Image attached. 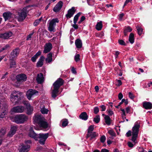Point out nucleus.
<instances>
[{
  "label": "nucleus",
  "instance_id": "cd10ccee",
  "mask_svg": "<svg viewBox=\"0 0 152 152\" xmlns=\"http://www.w3.org/2000/svg\"><path fill=\"white\" fill-rule=\"evenodd\" d=\"M75 45L76 47L78 48H80L82 45L81 40L79 39H76L75 42Z\"/></svg>",
  "mask_w": 152,
  "mask_h": 152
},
{
  "label": "nucleus",
  "instance_id": "0e129e2a",
  "mask_svg": "<svg viewBox=\"0 0 152 152\" xmlns=\"http://www.w3.org/2000/svg\"><path fill=\"white\" fill-rule=\"evenodd\" d=\"M41 53V52L40 51H39L35 55L38 58V56L40 55Z\"/></svg>",
  "mask_w": 152,
  "mask_h": 152
},
{
  "label": "nucleus",
  "instance_id": "423d86ee",
  "mask_svg": "<svg viewBox=\"0 0 152 152\" xmlns=\"http://www.w3.org/2000/svg\"><path fill=\"white\" fill-rule=\"evenodd\" d=\"M26 75L24 74H21L17 75L16 76V79L17 80L16 83L18 85H15V86L18 87L23 82L26 81L27 80Z\"/></svg>",
  "mask_w": 152,
  "mask_h": 152
},
{
  "label": "nucleus",
  "instance_id": "2f4dec72",
  "mask_svg": "<svg viewBox=\"0 0 152 152\" xmlns=\"http://www.w3.org/2000/svg\"><path fill=\"white\" fill-rule=\"evenodd\" d=\"M134 34L132 33H131L129 37V40L131 44H133L134 42Z\"/></svg>",
  "mask_w": 152,
  "mask_h": 152
},
{
  "label": "nucleus",
  "instance_id": "603ef678",
  "mask_svg": "<svg viewBox=\"0 0 152 152\" xmlns=\"http://www.w3.org/2000/svg\"><path fill=\"white\" fill-rule=\"evenodd\" d=\"M10 47V46L9 45H7L5 46L2 48L1 49L2 51L3 50H6Z\"/></svg>",
  "mask_w": 152,
  "mask_h": 152
},
{
  "label": "nucleus",
  "instance_id": "f704fd0d",
  "mask_svg": "<svg viewBox=\"0 0 152 152\" xmlns=\"http://www.w3.org/2000/svg\"><path fill=\"white\" fill-rule=\"evenodd\" d=\"M81 14V12H79L75 15L73 19V22L74 24L76 23L79 17Z\"/></svg>",
  "mask_w": 152,
  "mask_h": 152
},
{
  "label": "nucleus",
  "instance_id": "6ab92c4d",
  "mask_svg": "<svg viewBox=\"0 0 152 152\" xmlns=\"http://www.w3.org/2000/svg\"><path fill=\"white\" fill-rule=\"evenodd\" d=\"M142 106L145 109H151L152 108V104L150 102H143Z\"/></svg>",
  "mask_w": 152,
  "mask_h": 152
},
{
  "label": "nucleus",
  "instance_id": "3c124183",
  "mask_svg": "<svg viewBox=\"0 0 152 152\" xmlns=\"http://www.w3.org/2000/svg\"><path fill=\"white\" fill-rule=\"evenodd\" d=\"M34 33V32H33L32 33L30 34L29 35H28L26 37V40H30L31 39V36L33 35Z\"/></svg>",
  "mask_w": 152,
  "mask_h": 152
},
{
  "label": "nucleus",
  "instance_id": "13d9d810",
  "mask_svg": "<svg viewBox=\"0 0 152 152\" xmlns=\"http://www.w3.org/2000/svg\"><path fill=\"white\" fill-rule=\"evenodd\" d=\"M102 109L101 110V111H104L106 109V107L104 105H102L99 106Z\"/></svg>",
  "mask_w": 152,
  "mask_h": 152
},
{
  "label": "nucleus",
  "instance_id": "c03bdc74",
  "mask_svg": "<svg viewBox=\"0 0 152 152\" xmlns=\"http://www.w3.org/2000/svg\"><path fill=\"white\" fill-rule=\"evenodd\" d=\"M80 55L79 54H77L76 55L75 57V60L76 62L80 61Z\"/></svg>",
  "mask_w": 152,
  "mask_h": 152
},
{
  "label": "nucleus",
  "instance_id": "bf43d9fd",
  "mask_svg": "<svg viewBox=\"0 0 152 152\" xmlns=\"http://www.w3.org/2000/svg\"><path fill=\"white\" fill-rule=\"evenodd\" d=\"M107 112L109 115L110 116H111L113 114V112L111 110H107Z\"/></svg>",
  "mask_w": 152,
  "mask_h": 152
},
{
  "label": "nucleus",
  "instance_id": "79ce46f5",
  "mask_svg": "<svg viewBox=\"0 0 152 152\" xmlns=\"http://www.w3.org/2000/svg\"><path fill=\"white\" fill-rule=\"evenodd\" d=\"M108 133L112 136H115V133L114 131L113 130H109L108 131Z\"/></svg>",
  "mask_w": 152,
  "mask_h": 152
},
{
  "label": "nucleus",
  "instance_id": "c9c22d12",
  "mask_svg": "<svg viewBox=\"0 0 152 152\" xmlns=\"http://www.w3.org/2000/svg\"><path fill=\"white\" fill-rule=\"evenodd\" d=\"M61 122L62 123V127H65L67 126L69 123L67 119H63Z\"/></svg>",
  "mask_w": 152,
  "mask_h": 152
},
{
  "label": "nucleus",
  "instance_id": "ddd939ff",
  "mask_svg": "<svg viewBox=\"0 0 152 152\" xmlns=\"http://www.w3.org/2000/svg\"><path fill=\"white\" fill-rule=\"evenodd\" d=\"M18 128L17 126H11L10 131L8 133L7 136L9 137H12L15 133L16 131L17 130Z\"/></svg>",
  "mask_w": 152,
  "mask_h": 152
},
{
  "label": "nucleus",
  "instance_id": "f3484780",
  "mask_svg": "<svg viewBox=\"0 0 152 152\" xmlns=\"http://www.w3.org/2000/svg\"><path fill=\"white\" fill-rule=\"evenodd\" d=\"M12 34L11 32H8L3 34H0V38L4 39H8L12 36Z\"/></svg>",
  "mask_w": 152,
  "mask_h": 152
},
{
  "label": "nucleus",
  "instance_id": "2eb2a0df",
  "mask_svg": "<svg viewBox=\"0 0 152 152\" xmlns=\"http://www.w3.org/2000/svg\"><path fill=\"white\" fill-rule=\"evenodd\" d=\"M38 135L34 132L32 128H30L28 134V135L30 137L36 140H38Z\"/></svg>",
  "mask_w": 152,
  "mask_h": 152
},
{
  "label": "nucleus",
  "instance_id": "58836bf2",
  "mask_svg": "<svg viewBox=\"0 0 152 152\" xmlns=\"http://www.w3.org/2000/svg\"><path fill=\"white\" fill-rule=\"evenodd\" d=\"M100 116L99 115H96L95 118H94V121L96 123H98L100 121Z\"/></svg>",
  "mask_w": 152,
  "mask_h": 152
},
{
  "label": "nucleus",
  "instance_id": "b1692460",
  "mask_svg": "<svg viewBox=\"0 0 152 152\" xmlns=\"http://www.w3.org/2000/svg\"><path fill=\"white\" fill-rule=\"evenodd\" d=\"M79 117L80 119L84 121L87 120L88 118L86 113L85 112L81 113Z\"/></svg>",
  "mask_w": 152,
  "mask_h": 152
},
{
  "label": "nucleus",
  "instance_id": "dca6fc26",
  "mask_svg": "<svg viewBox=\"0 0 152 152\" xmlns=\"http://www.w3.org/2000/svg\"><path fill=\"white\" fill-rule=\"evenodd\" d=\"M63 4V2L62 1H59L53 8V11L56 12H58L62 8Z\"/></svg>",
  "mask_w": 152,
  "mask_h": 152
},
{
  "label": "nucleus",
  "instance_id": "0eeeda50",
  "mask_svg": "<svg viewBox=\"0 0 152 152\" xmlns=\"http://www.w3.org/2000/svg\"><path fill=\"white\" fill-rule=\"evenodd\" d=\"M59 20L57 18H53L50 21L49 26L48 27V29L50 32H55V26L56 25V23H58Z\"/></svg>",
  "mask_w": 152,
  "mask_h": 152
},
{
  "label": "nucleus",
  "instance_id": "37998d69",
  "mask_svg": "<svg viewBox=\"0 0 152 152\" xmlns=\"http://www.w3.org/2000/svg\"><path fill=\"white\" fill-rule=\"evenodd\" d=\"M118 42L119 44L125 46L126 44L125 42L122 39H119L118 40Z\"/></svg>",
  "mask_w": 152,
  "mask_h": 152
},
{
  "label": "nucleus",
  "instance_id": "bb28decb",
  "mask_svg": "<svg viewBox=\"0 0 152 152\" xmlns=\"http://www.w3.org/2000/svg\"><path fill=\"white\" fill-rule=\"evenodd\" d=\"M53 54L51 53H50L47 55V57L45 59V61L48 63L51 62L52 60Z\"/></svg>",
  "mask_w": 152,
  "mask_h": 152
},
{
  "label": "nucleus",
  "instance_id": "5701e85b",
  "mask_svg": "<svg viewBox=\"0 0 152 152\" xmlns=\"http://www.w3.org/2000/svg\"><path fill=\"white\" fill-rule=\"evenodd\" d=\"M29 148L30 146L28 145H22L19 151V152H27L29 150L28 149Z\"/></svg>",
  "mask_w": 152,
  "mask_h": 152
},
{
  "label": "nucleus",
  "instance_id": "de8ad7c7",
  "mask_svg": "<svg viewBox=\"0 0 152 152\" xmlns=\"http://www.w3.org/2000/svg\"><path fill=\"white\" fill-rule=\"evenodd\" d=\"M22 103L23 104L25 105L26 106V107L30 105V104L28 102L26 101H23L22 102Z\"/></svg>",
  "mask_w": 152,
  "mask_h": 152
},
{
  "label": "nucleus",
  "instance_id": "680f3d73",
  "mask_svg": "<svg viewBox=\"0 0 152 152\" xmlns=\"http://www.w3.org/2000/svg\"><path fill=\"white\" fill-rule=\"evenodd\" d=\"M128 145L129 147L132 148L134 146L133 144L131 142H129L128 143Z\"/></svg>",
  "mask_w": 152,
  "mask_h": 152
},
{
  "label": "nucleus",
  "instance_id": "4be33fe9",
  "mask_svg": "<svg viewBox=\"0 0 152 152\" xmlns=\"http://www.w3.org/2000/svg\"><path fill=\"white\" fill-rule=\"evenodd\" d=\"M45 58L43 56H41L36 64V66L37 67H41L43 65V61L45 59Z\"/></svg>",
  "mask_w": 152,
  "mask_h": 152
},
{
  "label": "nucleus",
  "instance_id": "8fccbe9b",
  "mask_svg": "<svg viewBox=\"0 0 152 152\" xmlns=\"http://www.w3.org/2000/svg\"><path fill=\"white\" fill-rule=\"evenodd\" d=\"M129 97L131 99H133L134 97V95L131 92L129 93Z\"/></svg>",
  "mask_w": 152,
  "mask_h": 152
},
{
  "label": "nucleus",
  "instance_id": "a878e982",
  "mask_svg": "<svg viewBox=\"0 0 152 152\" xmlns=\"http://www.w3.org/2000/svg\"><path fill=\"white\" fill-rule=\"evenodd\" d=\"M8 112V109L7 108H2L1 112L0 114V118H3L7 114Z\"/></svg>",
  "mask_w": 152,
  "mask_h": 152
},
{
  "label": "nucleus",
  "instance_id": "052dcab7",
  "mask_svg": "<svg viewBox=\"0 0 152 152\" xmlns=\"http://www.w3.org/2000/svg\"><path fill=\"white\" fill-rule=\"evenodd\" d=\"M123 97V95L121 93H120L118 95V98L119 100H121Z\"/></svg>",
  "mask_w": 152,
  "mask_h": 152
},
{
  "label": "nucleus",
  "instance_id": "393cba45",
  "mask_svg": "<svg viewBox=\"0 0 152 152\" xmlns=\"http://www.w3.org/2000/svg\"><path fill=\"white\" fill-rule=\"evenodd\" d=\"M132 28L129 26H125L124 29V35L126 36L127 35V33L131 32L132 31Z\"/></svg>",
  "mask_w": 152,
  "mask_h": 152
},
{
  "label": "nucleus",
  "instance_id": "6e6d98bb",
  "mask_svg": "<svg viewBox=\"0 0 152 152\" xmlns=\"http://www.w3.org/2000/svg\"><path fill=\"white\" fill-rule=\"evenodd\" d=\"M116 80L117 82V85L118 86H119L122 84V83L121 80L117 79Z\"/></svg>",
  "mask_w": 152,
  "mask_h": 152
},
{
  "label": "nucleus",
  "instance_id": "f8f14e48",
  "mask_svg": "<svg viewBox=\"0 0 152 152\" xmlns=\"http://www.w3.org/2000/svg\"><path fill=\"white\" fill-rule=\"evenodd\" d=\"M52 48V45L50 42L46 43L44 46V50L43 53H47L50 52Z\"/></svg>",
  "mask_w": 152,
  "mask_h": 152
},
{
  "label": "nucleus",
  "instance_id": "e433bc0d",
  "mask_svg": "<svg viewBox=\"0 0 152 152\" xmlns=\"http://www.w3.org/2000/svg\"><path fill=\"white\" fill-rule=\"evenodd\" d=\"M9 61L10 63V68L15 67L16 63L14 61V59H12V60H11L10 59V58H9Z\"/></svg>",
  "mask_w": 152,
  "mask_h": 152
},
{
  "label": "nucleus",
  "instance_id": "7ed1b4c3",
  "mask_svg": "<svg viewBox=\"0 0 152 152\" xmlns=\"http://www.w3.org/2000/svg\"><path fill=\"white\" fill-rule=\"evenodd\" d=\"M34 121L38 124L39 126L44 129H46L48 126V124L47 122L44 121L43 117L39 115H37L33 118Z\"/></svg>",
  "mask_w": 152,
  "mask_h": 152
},
{
  "label": "nucleus",
  "instance_id": "473e14b6",
  "mask_svg": "<svg viewBox=\"0 0 152 152\" xmlns=\"http://www.w3.org/2000/svg\"><path fill=\"white\" fill-rule=\"evenodd\" d=\"M136 28L137 30L138 34L139 36H141L143 34V29L140 26H137Z\"/></svg>",
  "mask_w": 152,
  "mask_h": 152
},
{
  "label": "nucleus",
  "instance_id": "6e6552de",
  "mask_svg": "<svg viewBox=\"0 0 152 152\" xmlns=\"http://www.w3.org/2000/svg\"><path fill=\"white\" fill-rule=\"evenodd\" d=\"M49 133H40L38 135V139H39V142L40 144H45V142L49 136Z\"/></svg>",
  "mask_w": 152,
  "mask_h": 152
},
{
  "label": "nucleus",
  "instance_id": "20e7f679",
  "mask_svg": "<svg viewBox=\"0 0 152 152\" xmlns=\"http://www.w3.org/2000/svg\"><path fill=\"white\" fill-rule=\"evenodd\" d=\"M140 125L136 123L132 129V140L135 142L136 140L138 137Z\"/></svg>",
  "mask_w": 152,
  "mask_h": 152
},
{
  "label": "nucleus",
  "instance_id": "f03ea898",
  "mask_svg": "<svg viewBox=\"0 0 152 152\" xmlns=\"http://www.w3.org/2000/svg\"><path fill=\"white\" fill-rule=\"evenodd\" d=\"M64 83V80L61 78H59L53 83V89L52 92V96L55 98L57 96L59 92L58 89L60 86H62Z\"/></svg>",
  "mask_w": 152,
  "mask_h": 152
},
{
  "label": "nucleus",
  "instance_id": "5fc2aeb1",
  "mask_svg": "<svg viewBox=\"0 0 152 152\" xmlns=\"http://www.w3.org/2000/svg\"><path fill=\"white\" fill-rule=\"evenodd\" d=\"M37 58H37V57L36 56L34 55L33 57H32L31 58V60L33 62H35L36 61V59Z\"/></svg>",
  "mask_w": 152,
  "mask_h": 152
},
{
  "label": "nucleus",
  "instance_id": "e2e57ef3",
  "mask_svg": "<svg viewBox=\"0 0 152 152\" xmlns=\"http://www.w3.org/2000/svg\"><path fill=\"white\" fill-rule=\"evenodd\" d=\"M72 27L75 29L78 28V26L76 23L72 25Z\"/></svg>",
  "mask_w": 152,
  "mask_h": 152
},
{
  "label": "nucleus",
  "instance_id": "864d4df0",
  "mask_svg": "<svg viewBox=\"0 0 152 152\" xmlns=\"http://www.w3.org/2000/svg\"><path fill=\"white\" fill-rule=\"evenodd\" d=\"M124 13H122L121 14H120L119 16V19L120 21H121L122 19V18L123 16H124Z\"/></svg>",
  "mask_w": 152,
  "mask_h": 152
},
{
  "label": "nucleus",
  "instance_id": "f257e3e1",
  "mask_svg": "<svg viewBox=\"0 0 152 152\" xmlns=\"http://www.w3.org/2000/svg\"><path fill=\"white\" fill-rule=\"evenodd\" d=\"M23 98L22 93L18 91H12L10 95V100L15 104H20L21 100Z\"/></svg>",
  "mask_w": 152,
  "mask_h": 152
},
{
  "label": "nucleus",
  "instance_id": "c85d7f7f",
  "mask_svg": "<svg viewBox=\"0 0 152 152\" xmlns=\"http://www.w3.org/2000/svg\"><path fill=\"white\" fill-rule=\"evenodd\" d=\"M96 136V132H93L91 133H87L86 136V138L87 139L89 137H90V140H91L93 138L95 137Z\"/></svg>",
  "mask_w": 152,
  "mask_h": 152
},
{
  "label": "nucleus",
  "instance_id": "4c0bfd02",
  "mask_svg": "<svg viewBox=\"0 0 152 152\" xmlns=\"http://www.w3.org/2000/svg\"><path fill=\"white\" fill-rule=\"evenodd\" d=\"M94 129V125L90 126L87 130V133H91V132H93Z\"/></svg>",
  "mask_w": 152,
  "mask_h": 152
},
{
  "label": "nucleus",
  "instance_id": "09e8293b",
  "mask_svg": "<svg viewBox=\"0 0 152 152\" xmlns=\"http://www.w3.org/2000/svg\"><path fill=\"white\" fill-rule=\"evenodd\" d=\"M94 113L95 114H97L99 112V109L98 107H96L94 108Z\"/></svg>",
  "mask_w": 152,
  "mask_h": 152
},
{
  "label": "nucleus",
  "instance_id": "a19ab883",
  "mask_svg": "<svg viewBox=\"0 0 152 152\" xmlns=\"http://www.w3.org/2000/svg\"><path fill=\"white\" fill-rule=\"evenodd\" d=\"M41 111L43 114H47L48 113V110L45 108H43L41 109Z\"/></svg>",
  "mask_w": 152,
  "mask_h": 152
},
{
  "label": "nucleus",
  "instance_id": "a18cd8bd",
  "mask_svg": "<svg viewBox=\"0 0 152 152\" xmlns=\"http://www.w3.org/2000/svg\"><path fill=\"white\" fill-rule=\"evenodd\" d=\"M106 139L105 136L104 135H102L100 138V142L102 143H104L105 142Z\"/></svg>",
  "mask_w": 152,
  "mask_h": 152
},
{
  "label": "nucleus",
  "instance_id": "9b49d317",
  "mask_svg": "<svg viewBox=\"0 0 152 152\" xmlns=\"http://www.w3.org/2000/svg\"><path fill=\"white\" fill-rule=\"evenodd\" d=\"M25 107L22 106H18L12 108V112L16 113H22L24 110Z\"/></svg>",
  "mask_w": 152,
  "mask_h": 152
},
{
  "label": "nucleus",
  "instance_id": "49530a36",
  "mask_svg": "<svg viewBox=\"0 0 152 152\" xmlns=\"http://www.w3.org/2000/svg\"><path fill=\"white\" fill-rule=\"evenodd\" d=\"M6 133V130L4 129H2L0 130V136H2L4 135Z\"/></svg>",
  "mask_w": 152,
  "mask_h": 152
},
{
  "label": "nucleus",
  "instance_id": "1a4fd4ad",
  "mask_svg": "<svg viewBox=\"0 0 152 152\" xmlns=\"http://www.w3.org/2000/svg\"><path fill=\"white\" fill-rule=\"evenodd\" d=\"M20 49L19 48H16L13 49L11 52L9 57L10 59H15L17 58L20 52Z\"/></svg>",
  "mask_w": 152,
  "mask_h": 152
},
{
  "label": "nucleus",
  "instance_id": "c756f323",
  "mask_svg": "<svg viewBox=\"0 0 152 152\" xmlns=\"http://www.w3.org/2000/svg\"><path fill=\"white\" fill-rule=\"evenodd\" d=\"M104 119L106 124L107 125H110L111 124V120L109 116L107 115H105Z\"/></svg>",
  "mask_w": 152,
  "mask_h": 152
},
{
  "label": "nucleus",
  "instance_id": "7c9ffc66",
  "mask_svg": "<svg viewBox=\"0 0 152 152\" xmlns=\"http://www.w3.org/2000/svg\"><path fill=\"white\" fill-rule=\"evenodd\" d=\"M26 109H27L26 113L29 115L31 114L33 110V107L30 105L27 106L26 107Z\"/></svg>",
  "mask_w": 152,
  "mask_h": 152
},
{
  "label": "nucleus",
  "instance_id": "ea45409f",
  "mask_svg": "<svg viewBox=\"0 0 152 152\" xmlns=\"http://www.w3.org/2000/svg\"><path fill=\"white\" fill-rule=\"evenodd\" d=\"M42 17H41L39 19L36 20L34 23V26H37L39 24L41 21Z\"/></svg>",
  "mask_w": 152,
  "mask_h": 152
},
{
  "label": "nucleus",
  "instance_id": "72a5a7b5",
  "mask_svg": "<svg viewBox=\"0 0 152 152\" xmlns=\"http://www.w3.org/2000/svg\"><path fill=\"white\" fill-rule=\"evenodd\" d=\"M102 22H100L97 23L96 25V29L98 31H100L102 29Z\"/></svg>",
  "mask_w": 152,
  "mask_h": 152
},
{
  "label": "nucleus",
  "instance_id": "aec40b11",
  "mask_svg": "<svg viewBox=\"0 0 152 152\" xmlns=\"http://www.w3.org/2000/svg\"><path fill=\"white\" fill-rule=\"evenodd\" d=\"M44 78L42 73H40L38 74L36 78V80L37 82L39 84L42 83L44 81Z\"/></svg>",
  "mask_w": 152,
  "mask_h": 152
},
{
  "label": "nucleus",
  "instance_id": "69168bd1",
  "mask_svg": "<svg viewBox=\"0 0 152 152\" xmlns=\"http://www.w3.org/2000/svg\"><path fill=\"white\" fill-rule=\"evenodd\" d=\"M8 72H6V73L4 74L3 76H2L1 79V80H3L4 79H5V78L6 77V76L8 75Z\"/></svg>",
  "mask_w": 152,
  "mask_h": 152
},
{
  "label": "nucleus",
  "instance_id": "9d476101",
  "mask_svg": "<svg viewBox=\"0 0 152 152\" xmlns=\"http://www.w3.org/2000/svg\"><path fill=\"white\" fill-rule=\"evenodd\" d=\"M76 11V9L74 7H72L71 9H69L67 11V14L65 15L67 19H68L72 17Z\"/></svg>",
  "mask_w": 152,
  "mask_h": 152
},
{
  "label": "nucleus",
  "instance_id": "774afa93",
  "mask_svg": "<svg viewBox=\"0 0 152 152\" xmlns=\"http://www.w3.org/2000/svg\"><path fill=\"white\" fill-rule=\"evenodd\" d=\"M101 152H109V151L106 149H102L101 151Z\"/></svg>",
  "mask_w": 152,
  "mask_h": 152
},
{
  "label": "nucleus",
  "instance_id": "338daca9",
  "mask_svg": "<svg viewBox=\"0 0 152 152\" xmlns=\"http://www.w3.org/2000/svg\"><path fill=\"white\" fill-rule=\"evenodd\" d=\"M71 71L74 74H76L77 73L74 67H72V68Z\"/></svg>",
  "mask_w": 152,
  "mask_h": 152
},
{
  "label": "nucleus",
  "instance_id": "a211bd4d",
  "mask_svg": "<svg viewBox=\"0 0 152 152\" xmlns=\"http://www.w3.org/2000/svg\"><path fill=\"white\" fill-rule=\"evenodd\" d=\"M19 16L18 18V20L19 21H23L26 18L27 15L26 12L22 11L20 13H19Z\"/></svg>",
  "mask_w": 152,
  "mask_h": 152
},
{
  "label": "nucleus",
  "instance_id": "4468645a",
  "mask_svg": "<svg viewBox=\"0 0 152 152\" xmlns=\"http://www.w3.org/2000/svg\"><path fill=\"white\" fill-rule=\"evenodd\" d=\"M38 91L30 89L26 93V96L27 98L29 100H30L32 96L36 94V93H38Z\"/></svg>",
  "mask_w": 152,
  "mask_h": 152
},
{
  "label": "nucleus",
  "instance_id": "4d7b16f0",
  "mask_svg": "<svg viewBox=\"0 0 152 152\" xmlns=\"http://www.w3.org/2000/svg\"><path fill=\"white\" fill-rule=\"evenodd\" d=\"M132 132L130 130H129L126 133V136L127 137L130 136L132 135Z\"/></svg>",
  "mask_w": 152,
  "mask_h": 152
},
{
  "label": "nucleus",
  "instance_id": "412c9836",
  "mask_svg": "<svg viewBox=\"0 0 152 152\" xmlns=\"http://www.w3.org/2000/svg\"><path fill=\"white\" fill-rule=\"evenodd\" d=\"M12 13L10 12H6L3 14V17L5 21L10 19L12 17Z\"/></svg>",
  "mask_w": 152,
  "mask_h": 152
},
{
  "label": "nucleus",
  "instance_id": "39448f33",
  "mask_svg": "<svg viewBox=\"0 0 152 152\" xmlns=\"http://www.w3.org/2000/svg\"><path fill=\"white\" fill-rule=\"evenodd\" d=\"M28 119V116L23 114L16 115L14 118L15 122L17 124L23 123L27 121Z\"/></svg>",
  "mask_w": 152,
  "mask_h": 152
}]
</instances>
